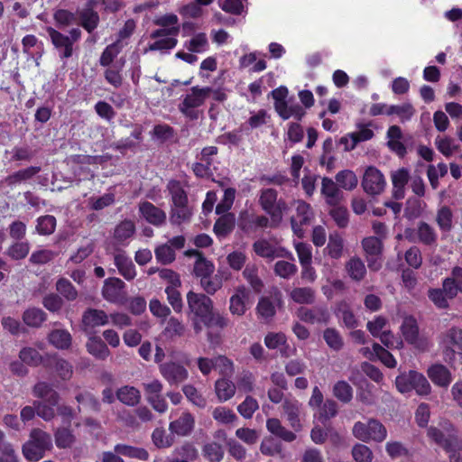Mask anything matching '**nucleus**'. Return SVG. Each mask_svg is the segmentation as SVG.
Returning <instances> with one entry per match:
<instances>
[{
    "label": "nucleus",
    "mask_w": 462,
    "mask_h": 462,
    "mask_svg": "<svg viewBox=\"0 0 462 462\" xmlns=\"http://www.w3.org/2000/svg\"><path fill=\"white\" fill-rule=\"evenodd\" d=\"M178 35H163V36H158V37H151V39L153 40L152 42L148 44V47L145 49L144 52L147 51H168L171 49H173L177 43Z\"/></svg>",
    "instance_id": "nucleus-26"
},
{
    "label": "nucleus",
    "mask_w": 462,
    "mask_h": 462,
    "mask_svg": "<svg viewBox=\"0 0 462 462\" xmlns=\"http://www.w3.org/2000/svg\"><path fill=\"white\" fill-rule=\"evenodd\" d=\"M211 88L193 87L190 90L181 97L179 104V110L189 119L196 120L199 117L200 107L204 105L206 99L209 97Z\"/></svg>",
    "instance_id": "nucleus-2"
},
{
    "label": "nucleus",
    "mask_w": 462,
    "mask_h": 462,
    "mask_svg": "<svg viewBox=\"0 0 462 462\" xmlns=\"http://www.w3.org/2000/svg\"><path fill=\"white\" fill-rule=\"evenodd\" d=\"M333 393L342 402H349L353 397V390L349 383L338 381L333 386Z\"/></svg>",
    "instance_id": "nucleus-50"
},
{
    "label": "nucleus",
    "mask_w": 462,
    "mask_h": 462,
    "mask_svg": "<svg viewBox=\"0 0 462 462\" xmlns=\"http://www.w3.org/2000/svg\"><path fill=\"white\" fill-rule=\"evenodd\" d=\"M125 44L120 43V41H116L112 44H109L106 47L104 51L102 52L99 63L102 67H108L112 64L114 60L117 57V55L123 50Z\"/></svg>",
    "instance_id": "nucleus-37"
},
{
    "label": "nucleus",
    "mask_w": 462,
    "mask_h": 462,
    "mask_svg": "<svg viewBox=\"0 0 462 462\" xmlns=\"http://www.w3.org/2000/svg\"><path fill=\"white\" fill-rule=\"evenodd\" d=\"M186 254L197 257L194 264V273L200 280L208 277L209 274H213L215 265L210 261L204 258L200 253L196 250H189L186 252Z\"/></svg>",
    "instance_id": "nucleus-22"
},
{
    "label": "nucleus",
    "mask_w": 462,
    "mask_h": 462,
    "mask_svg": "<svg viewBox=\"0 0 462 462\" xmlns=\"http://www.w3.org/2000/svg\"><path fill=\"white\" fill-rule=\"evenodd\" d=\"M393 194L397 199L404 198L405 186L410 179L409 171L405 168L398 169L392 172Z\"/></svg>",
    "instance_id": "nucleus-21"
},
{
    "label": "nucleus",
    "mask_w": 462,
    "mask_h": 462,
    "mask_svg": "<svg viewBox=\"0 0 462 462\" xmlns=\"http://www.w3.org/2000/svg\"><path fill=\"white\" fill-rule=\"evenodd\" d=\"M254 253L263 258L273 259L275 257H286L291 254L282 247H278L271 242L261 239L254 243L253 245Z\"/></svg>",
    "instance_id": "nucleus-16"
},
{
    "label": "nucleus",
    "mask_w": 462,
    "mask_h": 462,
    "mask_svg": "<svg viewBox=\"0 0 462 462\" xmlns=\"http://www.w3.org/2000/svg\"><path fill=\"white\" fill-rule=\"evenodd\" d=\"M353 436L362 442L381 443L387 438L384 425L375 419L367 421H356L352 428Z\"/></svg>",
    "instance_id": "nucleus-4"
},
{
    "label": "nucleus",
    "mask_w": 462,
    "mask_h": 462,
    "mask_svg": "<svg viewBox=\"0 0 462 462\" xmlns=\"http://www.w3.org/2000/svg\"><path fill=\"white\" fill-rule=\"evenodd\" d=\"M114 258L115 264L118 268L120 274L126 280H133L136 275V272L132 260L124 253L116 254Z\"/></svg>",
    "instance_id": "nucleus-27"
},
{
    "label": "nucleus",
    "mask_w": 462,
    "mask_h": 462,
    "mask_svg": "<svg viewBox=\"0 0 462 462\" xmlns=\"http://www.w3.org/2000/svg\"><path fill=\"white\" fill-rule=\"evenodd\" d=\"M86 346L88 352L97 359L105 360L110 355L108 347L98 337H89Z\"/></svg>",
    "instance_id": "nucleus-28"
},
{
    "label": "nucleus",
    "mask_w": 462,
    "mask_h": 462,
    "mask_svg": "<svg viewBox=\"0 0 462 462\" xmlns=\"http://www.w3.org/2000/svg\"><path fill=\"white\" fill-rule=\"evenodd\" d=\"M346 270L351 279L361 281L366 274V268L364 262L358 257L350 258L346 263Z\"/></svg>",
    "instance_id": "nucleus-32"
},
{
    "label": "nucleus",
    "mask_w": 462,
    "mask_h": 462,
    "mask_svg": "<svg viewBox=\"0 0 462 462\" xmlns=\"http://www.w3.org/2000/svg\"><path fill=\"white\" fill-rule=\"evenodd\" d=\"M249 291L245 286H239L230 298L229 310L233 315L243 316L247 310Z\"/></svg>",
    "instance_id": "nucleus-19"
},
{
    "label": "nucleus",
    "mask_w": 462,
    "mask_h": 462,
    "mask_svg": "<svg viewBox=\"0 0 462 462\" xmlns=\"http://www.w3.org/2000/svg\"><path fill=\"white\" fill-rule=\"evenodd\" d=\"M108 323L109 316L102 310L89 308L82 315V327L86 333H89L95 328L106 326Z\"/></svg>",
    "instance_id": "nucleus-15"
},
{
    "label": "nucleus",
    "mask_w": 462,
    "mask_h": 462,
    "mask_svg": "<svg viewBox=\"0 0 462 462\" xmlns=\"http://www.w3.org/2000/svg\"><path fill=\"white\" fill-rule=\"evenodd\" d=\"M362 186L370 195H378L384 190L386 180L383 174L375 167L369 166L364 173Z\"/></svg>",
    "instance_id": "nucleus-8"
},
{
    "label": "nucleus",
    "mask_w": 462,
    "mask_h": 462,
    "mask_svg": "<svg viewBox=\"0 0 462 462\" xmlns=\"http://www.w3.org/2000/svg\"><path fill=\"white\" fill-rule=\"evenodd\" d=\"M445 432L435 427H430L428 430V437L432 439L435 443L444 448L447 452L453 451V446L457 445V439L453 434L451 425H448L444 428Z\"/></svg>",
    "instance_id": "nucleus-13"
},
{
    "label": "nucleus",
    "mask_w": 462,
    "mask_h": 462,
    "mask_svg": "<svg viewBox=\"0 0 462 462\" xmlns=\"http://www.w3.org/2000/svg\"><path fill=\"white\" fill-rule=\"evenodd\" d=\"M352 457L356 462H372L373 452L366 445L357 443L352 448Z\"/></svg>",
    "instance_id": "nucleus-64"
},
{
    "label": "nucleus",
    "mask_w": 462,
    "mask_h": 462,
    "mask_svg": "<svg viewBox=\"0 0 462 462\" xmlns=\"http://www.w3.org/2000/svg\"><path fill=\"white\" fill-rule=\"evenodd\" d=\"M187 301L190 312L201 320L206 316H208L210 310L213 309L212 300L202 293L189 291L187 294Z\"/></svg>",
    "instance_id": "nucleus-9"
},
{
    "label": "nucleus",
    "mask_w": 462,
    "mask_h": 462,
    "mask_svg": "<svg viewBox=\"0 0 462 462\" xmlns=\"http://www.w3.org/2000/svg\"><path fill=\"white\" fill-rule=\"evenodd\" d=\"M337 316L342 319L344 324L348 328L356 326V319L353 312L350 310L348 304L346 301L338 303L336 310Z\"/></svg>",
    "instance_id": "nucleus-53"
},
{
    "label": "nucleus",
    "mask_w": 462,
    "mask_h": 462,
    "mask_svg": "<svg viewBox=\"0 0 462 462\" xmlns=\"http://www.w3.org/2000/svg\"><path fill=\"white\" fill-rule=\"evenodd\" d=\"M335 179L337 183L346 190L354 189L358 183L356 173L350 170H343L337 172Z\"/></svg>",
    "instance_id": "nucleus-43"
},
{
    "label": "nucleus",
    "mask_w": 462,
    "mask_h": 462,
    "mask_svg": "<svg viewBox=\"0 0 462 462\" xmlns=\"http://www.w3.org/2000/svg\"><path fill=\"white\" fill-rule=\"evenodd\" d=\"M125 282L118 278H108L104 282L102 296L108 302L123 304L125 299Z\"/></svg>",
    "instance_id": "nucleus-11"
},
{
    "label": "nucleus",
    "mask_w": 462,
    "mask_h": 462,
    "mask_svg": "<svg viewBox=\"0 0 462 462\" xmlns=\"http://www.w3.org/2000/svg\"><path fill=\"white\" fill-rule=\"evenodd\" d=\"M81 26L88 32H93L98 25L99 16L90 8L83 9L79 13Z\"/></svg>",
    "instance_id": "nucleus-42"
},
{
    "label": "nucleus",
    "mask_w": 462,
    "mask_h": 462,
    "mask_svg": "<svg viewBox=\"0 0 462 462\" xmlns=\"http://www.w3.org/2000/svg\"><path fill=\"white\" fill-rule=\"evenodd\" d=\"M212 416L215 420L221 424H230L237 419L236 413L231 409L224 406L215 408Z\"/></svg>",
    "instance_id": "nucleus-56"
},
{
    "label": "nucleus",
    "mask_w": 462,
    "mask_h": 462,
    "mask_svg": "<svg viewBox=\"0 0 462 462\" xmlns=\"http://www.w3.org/2000/svg\"><path fill=\"white\" fill-rule=\"evenodd\" d=\"M388 147L399 156L406 153V147L402 143V132L398 125H392L387 131Z\"/></svg>",
    "instance_id": "nucleus-24"
},
{
    "label": "nucleus",
    "mask_w": 462,
    "mask_h": 462,
    "mask_svg": "<svg viewBox=\"0 0 462 462\" xmlns=\"http://www.w3.org/2000/svg\"><path fill=\"white\" fill-rule=\"evenodd\" d=\"M236 197V189L232 188L226 189L224 197L216 207V213L217 215L227 214L228 210L232 208Z\"/></svg>",
    "instance_id": "nucleus-62"
},
{
    "label": "nucleus",
    "mask_w": 462,
    "mask_h": 462,
    "mask_svg": "<svg viewBox=\"0 0 462 462\" xmlns=\"http://www.w3.org/2000/svg\"><path fill=\"white\" fill-rule=\"evenodd\" d=\"M256 311L260 318L266 320L271 319L276 312L274 303L268 297L259 300Z\"/></svg>",
    "instance_id": "nucleus-52"
},
{
    "label": "nucleus",
    "mask_w": 462,
    "mask_h": 462,
    "mask_svg": "<svg viewBox=\"0 0 462 462\" xmlns=\"http://www.w3.org/2000/svg\"><path fill=\"white\" fill-rule=\"evenodd\" d=\"M321 194L330 206H337L342 199L343 193L337 183L329 178H323L321 182Z\"/></svg>",
    "instance_id": "nucleus-20"
},
{
    "label": "nucleus",
    "mask_w": 462,
    "mask_h": 462,
    "mask_svg": "<svg viewBox=\"0 0 462 462\" xmlns=\"http://www.w3.org/2000/svg\"><path fill=\"white\" fill-rule=\"evenodd\" d=\"M52 448L51 435L40 429H33L30 433V439L23 446V453L30 461H38Z\"/></svg>",
    "instance_id": "nucleus-3"
},
{
    "label": "nucleus",
    "mask_w": 462,
    "mask_h": 462,
    "mask_svg": "<svg viewBox=\"0 0 462 462\" xmlns=\"http://www.w3.org/2000/svg\"><path fill=\"white\" fill-rule=\"evenodd\" d=\"M49 342L59 349H67L71 344V335L66 329H54L48 336Z\"/></svg>",
    "instance_id": "nucleus-33"
},
{
    "label": "nucleus",
    "mask_w": 462,
    "mask_h": 462,
    "mask_svg": "<svg viewBox=\"0 0 462 462\" xmlns=\"http://www.w3.org/2000/svg\"><path fill=\"white\" fill-rule=\"evenodd\" d=\"M296 204V217H292L291 220V228L295 236L299 238L304 236L305 231L302 225L309 224L313 217V212L310 206L302 200H298Z\"/></svg>",
    "instance_id": "nucleus-10"
},
{
    "label": "nucleus",
    "mask_w": 462,
    "mask_h": 462,
    "mask_svg": "<svg viewBox=\"0 0 462 462\" xmlns=\"http://www.w3.org/2000/svg\"><path fill=\"white\" fill-rule=\"evenodd\" d=\"M116 396L121 402L129 406L137 404L141 399L139 390L133 386L121 387L117 390Z\"/></svg>",
    "instance_id": "nucleus-36"
},
{
    "label": "nucleus",
    "mask_w": 462,
    "mask_h": 462,
    "mask_svg": "<svg viewBox=\"0 0 462 462\" xmlns=\"http://www.w3.org/2000/svg\"><path fill=\"white\" fill-rule=\"evenodd\" d=\"M444 343L447 345V349L444 350L445 360L451 362L455 356V352L454 350H449L448 346L452 345L462 351V329L457 328L449 329Z\"/></svg>",
    "instance_id": "nucleus-25"
},
{
    "label": "nucleus",
    "mask_w": 462,
    "mask_h": 462,
    "mask_svg": "<svg viewBox=\"0 0 462 462\" xmlns=\"http://www.w3.org/2000/svg\"><path fill=\"white\" fill-rule=\"evenodd\" d=\"M160 372L170 384H179L188 376V370L177 362H167L160 365Z\"/></svg>",
    "instance_id": "nucleus-12"
},
{
    "label": "nucleus",
    "mask_w": 462,
    "mask_h": 462,
    "mask_svg": "<svg viewBox=\"0 0 462 462\" xmlns=\"http://www.w3.org/2000/svg\"><path fill=\"white\" fill-rule=\"evenodd\" d=\"M115 451L125 457L137 458L142 461H145L149 457V454L144 448L133 446L118 444L115 447Z\"/></svg>",
    "instance_id": "nucleus-41"
},
{
    "label": "nucleus",
    "mask_w": 462,
    "mask_h": 462,
    "mask_svg": "<svg viewBox=\"0 0 462 462\" xmlns=\"http://www.w3.org/2000/svg\"><path fill=\"white\" fill-rule=\"evenodd\" d=\"M235 220L236 218L234 214H222V216L215 223V234L217 236H226L233 230L235 226Z\"/></svg>",
    "instance_id": "nucleus-35"
},
{
    "label": "nucleus",
    "mask_w": 462,
    "mask_h": 462,
    "mask_svg": "<svg viewBox=\"0 0 462 462\" xmlns=\"http://www.w3.org/2000/svg\"><path fill=\"white\" fill-rule=\"evenodd\" d=\"M391 116H396L402 123L410 121L415 114V109L409 102L400 105H391Z\"/></svg>",
    "instance_id": "nucleus-45"
},
{
    "label": "nucleus",
    "mask_w": 462,
    "mask_h": 462,
    "mask_svg": "<svg viewBox=\"0 0 462 462\" xmlns=\"http://www.w3.org/2000/svg\"><path fill=\"white\" fill-rule=\"evenodd\" d=\"M344 241L341 236L337 233L329 235L328 243L325 251L331 258L338 259L343 253Z\"/></svg>",
    "instance_id": "nucleus-40"
},
{
    "label": "nucleus",
    "mask_w": 462,
    "mask_h": 462,
    "mask_svg": "<svg viewBox=\"0 0 462 462\" xmlns=\"http://www.w3.org/2000/svg\"><path fill=\"white\" fill-rule=\"evenodd\" d=\"M266 428L272 434L281 438L284 441L291 442L296 439L295 433L283 427L278 419H268Z\"/></svg>",
    "instance_id": "nucleus-31"
},
{
    "label": "nucleus",
    "mask_w": 462,
    "mask_h": 462,
    "mask_svg": "<svg viewBox=\"0 0 462 462\" xmlns=\"http://www.w3.org/2000/svg\"><path fill=\"white\" fill-rule=\"evenodd\" d=\"M46 32L56 49L59 50L61 58H69L72 55V46L81 37V31L73 28L69 35H65L52 27H47Z\"/></svg>",
    "instance_id": "nucleus-6"
},
{
    "label": "nucleus",
    "mask_w": 462,
    "mask_h": 462,
    "mask_svg": "<svg viewBox=\"0 0 462 462\" xmlns=\"http://www.w3.org/2000/svg\"><path fill=\"white\" fill-rule=\"evenodd\" d=\"M124 66V62L121 64H114L107 67L105 71V79L106 80L114 86L115 88H118L122 85V75L121 69Z\"/></svg>",
    "instance_id": "nucleus-58"
},
{
    "label": "nucleus",
    "mask_w": 462,
    "mask_h": 462,
    "mask_svg": "<svg viewBox=\"0 0 462 462\" xmlns=\"http://www.w3.org/2000/svg\"><path fill=\"white\" fill-rule=\"evenodd\" d=\"M40 171V167L30 166L26 169L20 170L10 176H8L5 180L8 185H16L27 180H30L34 175H36Z\"/></svg>",
    "instance_id": "nucleus-44"
},
{
    "label": "nucleus",
    "mask_w": 462,
    "mask_h": 462,
    "mask_svg": "<svg viewBox=\"0 0 462 462\" xmlns=\"http://www.w3.org/2000/svg\"><path fill=\"white\" fill-rule=\"evenodd\" d=\"M194 423L193 416L189 412H184L179 419L171 421L169 428L173 434L186 436L193 430Z\"/></svg>",
    "instance_id": "nucleus-23"
},
{
    "label": "nucleus",
    "mask_w": 462,
    "mask_h": 462,
    "mask_svg": "<svg viewBox=\"0 0 462 462\" xmlns=\"http://www.w3.org/2000/svg\"><path fill=\"white\" fill-rule=\"evenodd\" d=\"M185 47L191 52L201 53L207 51L209 43L206 33L199 32L194 34L189 41L185 42Z\"/></svg>",
    "instance_id": "nucleus-39"
},
{
    "label": "nucleus",
    "mask_w": 462,
    "mask_h": 462,
    "mask_svg": "<svg viewBox=\"0 0 462 462\" xmlns=\"http://www.w3.org/2000/svg\"><path fill=\"white\" fill-rule=\"evenodd\" d=\"M298 271L295 263L287 261H278L274 264V273L283 279L291 278Z\"/></svg>",
    "instance_id": "nucleus-60"
},
{
    "label": "nucleus",
    "mask_w": 462,
    "mask_h": 462,
    "mask_svg": "<svg viewBox=\"0 0 462 462\" xmlns=\"http://www.w3.org/2000/svg\"><path fill=\"white\" fill-rule=\"evenodd\" d=\"M448 172V167L445 163L440 162L438 165H430L428 167L427 175L429 181L433 189L439 186V179Z\"/></svg>",
    "instance_id": "nucleus-54"
},
{
    "label": "nucleus",
    "mask_w": 462,
    "mask_h": 462,
    "mask_svg": "<svg viewBox=\"0 0 462 462\" xmlns=\"http://www.w3.org/2000/svg\"><path fill=\"white\" fill-rule=\"evenodd\" d=\"M139 212L147 222L153 226H162L165 223V212L151 202L144 201L140 203Z\"/></svg>",
    "instance_id": "nucleus-18"
},
{
    "label": "nucleus",
    "mask_w": 462,
    "mask_h": 462,
    "mask_svg": "<svg viewBox=\"0 0 462 462\" xmlns=\"http://www.w3.org/2000/svg\"><path fill=\"white\" fill-rule=\"evenodd\" d=\"M56 290L68 300H74L78 297V291L70 282L65 278H60L56 283Z\"/></svg>",
    "instance_id": "nucleus-63"
},
{
    "label": "nucleus",
    "mask_w": 462,
    "mask_h": 462,
    "mask_svg": "<svg viewBox=\"0 0 462 462\" xmlns=\"http://www.w3.org/2000/svg\"><path fill=\"white\" fill-rule=\"evenodd\" d=\"M24 323L30 327H40L46 319V314L41 309L30 308L23 315Z\"/></svg>",
    "instance_id": "nucleus-48"
},
{
    "label": "nucleus",
    "mask_w": 462,
    "mask_h": 462,
    "mask_svg": "<svg viewBox=\"0 0 462 462\" xmlns=\"http://www.w3.org/2000/svg\"><path fill=\"white\" fill-rule=\"evenodd\" d=\"M435 145L438 151L445 157H450L460 150L457 142L446 135H439L435 139Z\"/></svg>",
    "instance_id": "nucleus-29"
},
{
    "label": "nucleus",
    "mask_w": 462,
    "mask_h": 462,
    "mask_svg": "<svg viewBox=\"0 0 462 462\" xmlns=\"http://www.w3.org/2000/svg\"><path fill=\"white\" fill-rule=\"evenodd\" d=\"M115 202V195L111 192L100 197L92 196L88 199V206L93 210H101Z\"/></svg>",
    "instance_id": "nucleus-51"
},
{
    "label": "nucleus",
    "mask_w": 462,
    "mask_h": 462,
    "mask_svg": "<svg viewBox=\"0 0 462 462\" xmlns=\"http://www.w3.org/2000/svg\"><path fill=\"white\" fill-rule=\"evenodd\" d=\"M395 385L401 393H409L411 391H415L420 396H427L432 391L427 377L415 370H410L399 374L395 379Z\"/></svg>",
    "instance_id": "nucleus-1"
},
{
    "label": "nucleus",
    "mask_w": 462,
    "mask_h": 462,
    "mask_svg": "<svg viewBox=\"0 0 462 462\" xmlns=\"http://www.w3.org/2000/svg\"><path fill=\"white\" fill-rule=\"evenodd\" d=\"M362 245L366 257H374L381 255L382 242L379 238L369 236L362 241Z\"/></svg>",
    "instance_id": "nucleus-57"
},
{
    "label": "nucleus",
    "mask_w": 462,
    "mask_h": 462,
    "mask_svg": "<svg viewBox=\"0 0 462 462\" xmlns=\"http://www.w3.org/2000/svg\"><path fill=\"white\" fill-rule=\"evenodd\" d=\"M290 298L299 304H311L315 300V292L311 288L298 287L290 291Z\"/></svg>",
    "instance_id": "nucleus-38"
},
{
    "label": "nucleus",
    "mask_w": 462,
    "mask_h": 462,
    "mask_svg": "<svg viewBox=\"0 0 462 462\" xmlns=\"http://www.w3.org/2000/svg\"><path fill=\"white\" fill-rule=\"evenodd\" d=\"M202 321L208 328L217 327L224 328L228 324V319L219 311L214 310V309L210 310L208 316H206Z\"/></svg>",
    "instance_id": "nucleus-59"
},
{
    "label": "nucleus",
    "mask_w": 462,
    "mask_h": 462,
    "mask_svg": "<svg viewBox=\"0 0 462 462\" xmlns=\"http://www.w3.org/2000/svg\"><path fill=\"white\" fill-rule=\"evenodd\" d=\"M168 189L171 196L172 205H181L187 203V196L180 183L176 180H171L168 183Z\"/></svg>",
    "instance_id": "nucleus-61"
},
{
    "label": "nucleus",
    "mask_w": 462,
    "mask_h": 462,
    "mask_svg": "<svg viewBox=\"0 0 462 462\" xmlns=\"http://www.w3.org/2000/svg\"><path fill=\"white\" fill-rule=\"evenodd\" d=\"M401 331L404 339L415 348L420 351L429 349L430 342L427 337L419 335L417 322L412 317L404 318Z\"/></svg>",
    "instance_id": "nucleus-7"
},
{
    "label": "nucleus",
    "mask_w": 462,
    "mask_h": 462,
    "mask_svg": "<svg viewBox=\"0 0 462 462\" xmlns=\"http://www.w3.org/2000/svg\"><path fill=\"white\" fill-rule=\"evenodd\" d=\"M33 394L38 398L46 400L53 405H57L59 402L58 393L54 391L50 384L44 382H40L35 384L33 387Z\"/></svg>",
    "instance_id": "nucleus-34"
},
{
    "label": "nucleus",
    "mask_w": 462,
    "mask_h": 462,
    "mask_svg": "<svg viewBox=\"0 0 462 462\" xmlns=\"http://www.w3.org/2000/svg\"><path fill=\"white\" fill-rule=\"evenodd\" d=\"M243 275L255 292L262 291L263 283L258 277V268L254 264H247L243 272Z\"/></svg>",
    "instance_id": "nucleus-47"
},
{
    "label": "nucleus",
    "mask_w": 462,
    "mask_h": 462,
    "mask_svg": "<svg viewBox=\"0 0 462 462\" xmlns=\"http://www.w3.org/2000/svg\"><path fill=\"white\" fill-rule=\"evenodd\" d=\"M191 216L190 209L187 203L181 205H172L171 213V221L172 224L180 225L188 221Z\"/></svg>",
    "instance_id": "nucleus-49"
},
{
    "label": "nucleus",
    "mask_w": 462,
    "mask_h": 462,
    "mask_svg": "<svg viewBox=\"0 0 462 462\" xmlns=\"http://www.w3.org/2000/svg\"><path fill=\"white\" fill-rule=\"evenodd\" d=\"M134 231L135 226L134 222L130 220H125L116 226L114 232V237L117 242L123 244L125 240L132 237V236L134 234Z\"/></svg>",
    "instance_id": "nucleus-46"
},
{
    "label": "nucleus",
    "mask_w": 462,
    "mask_h": 462,
    "mask_svg": "<svg viewBox=\"0 0 462 462\" xmlns=\"http://www.w3.org/2000/svg\"><path fill=\"white\" fill-rule=\"evenodd\" d=\"M21 361L31 366H37L42 362L41 354L32 347H23L20 353Z\"/></svg>",
    "instance_id": "nucleus-55"
},
{
    "label": "nucleus",
    "mask_w": 462,
    "mask_h": 462,
    "mask_svg": "<svg viewBox=\"0 0 462 462\" xmlns=\"http://www.w3.org/2000/svg\"><path fill=\"white\" fill-rule=\"evenodd\" d=\"M277 192L273 189H263L261 190L259 203L262 208L270 215L273 223L279 224L287 212L288 206L282 199H277Z\"/></svg>",
    "instance_id": "nucleus-5"
},
{
    "label": "nucleus",
    "mask_w": 462,
    "mask_h": 462,
    "mask_svg": "<svg viewBox=\"0 0 462 462\" xmlns=\"http://www.w3.org/2000/svg\"><path fill=\"white\" fill-rule=\"evenodd\" d=\"M284 413L287 417L289 424L295 431H300L302 430L301 417H302V405L301 403L294 399H285L282 404Z\"/></svg>",
    "instance_id": "nucleus-14"
},
{
    "label": "nucleus",
    "mask_w": 462,
    "mask_h": 462,
    "mask_svg": "<svg viewBox=\"0 0 462 462\" xmlns=\"http://www.w3.org/2000/svg\"><path fill=\"white\" fill-rule=\"evenodd\" d=\"M236 390V384L226 378H220L215 383V392L220 402L230 400L235 395Z\"/></svg>",
    "instance_id": "nucleus-30"
},
{
    "label": "nucleus",
    "mask_w": 462,
    "mask_h": 462,
    "mask_svg": "<svg viewBox=\"0 0 462 462\" xmlns=\"http://www.w3.org/2000/svg\"><path fill=\"white\" fill-rule=\"evenodd\" d=\"M427 375L436 386L441 388H448L453 379L449 369L438 363L428 367Z\"/></svg>",
    "instance_id": "nucleus-17"
}]
</instances>
